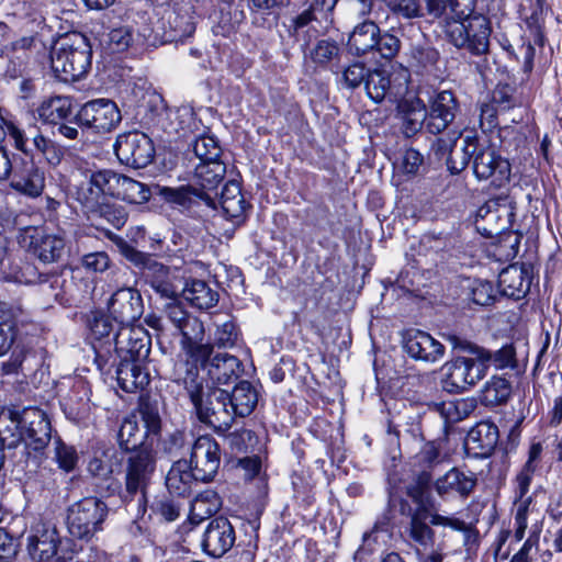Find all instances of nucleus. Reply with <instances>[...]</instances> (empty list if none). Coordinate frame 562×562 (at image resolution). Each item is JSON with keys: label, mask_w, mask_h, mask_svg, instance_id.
I'll use <instances>...</instances> for the list:
<instances>
[{"label": "nucleus", "mask_w": 562, "mask_h": 562, "mask_svg": "<svg viewBox=\"0 0 562 562\" xmlns=\"http://www.w3.org/2000/svg\"><path fill=\"white\" fill-rule=\"evenodd\" d=\"M109 513L104 502L97 497H86L74 503L67 510V528L78 539H90L102 529Z\"/></svg>", "instance_id": "obj_6"}, {"label": "nucleus", "mask_w": 562, "mask_h": 562, "mask_svg": "<svg viewBox=\"0 0 562 562\" xmlns=\"http://www.w3.org/2000/svg\"><path fill=\"white\" fill-rule=\"evenodd\" d=\"M26 133L29 139L31 138V145L29 144V146L33 149V153L27 156L37 154L50 167L60 165L65 156V148L60 144L43 135L36 125H30Z\"/></svg>", "instance_id": "obj_29"}, {"label": "nucleus", "mask_w": 562, "mask_h": 562, "mask_svg": "<svg viewBox=\"0 0 562 562\" xmlns=\"http://www.w3.org/2000/svg\"><path fill=\"white\" fill-rule=\"evenodd\" d=\"M496 295V291L490 281L476 280L471 288L472 301L481 306L491 304Z\"/></svg>", "instance_id": "obj_56"}, {"label": "nucleus", "mask_w": 562, "mask_h": 562, "mask_svg": "<svg viewBox=\"0 0 562 562\" xmlns=\"http://www.w3.org/2000/svg\"><path fill=\"white\" fill-rule=\"evenodd\" d=\"M76 119L80 126L98 134H104L119 126L122 114L114 101L95 99L86 102L76 114Z\"/></svg>", "instance_id": "obj_11"}, {"label": "nucleus", "mask_w": 562, "mask_h": 562, "mask_svg": "<svg viewBox=\"0 0 562 562\" xmlns=\"http://www.w3.org/2000/svg\"><path fill=\"white\" fill-rule=\"evenodd\" d=\"M143 435L134 417L125 418L120 427L117 439L120 446L125 450H133L142 443Z\"/></svg>", "instance_id": "obj_51"}, {"label": "nucleus", "mask_w": 562, "mask_h": 562, "mask_svg": "<svg viewBox=\"0 0 562 562\" xmlns=\"http://www.w3.org/2000/svg\"><path fill=\"white\" fill-rule=\"evenodd\" d=\"M510 395V383L504 378L492 376L481 391V402L485 406H496L506 403Z\"/></svg>", "instance_id": "obj_44"}, {"label": "nucleus", "mask_w": 562, "mask_h": 562, "mask_svg": "<svg viewBox=\"0 0 562 562\" xmlns=\"http://www.w3.org/2000/svg\"><path fill=\"white\" fill-rule=\"evenodd\" d=\"M27 350L22 345H15L9 360L1 363V372L4 375L18 374L26 358Z\"/></svg>", "instance_id": "obj_61"}, {"label": "nucleus", "mask_w": 562, "mask_h": 562, "mask_svg": "<svg viewBox=\"0 0 562 562\" xmlns=\"http://www.w3.org/2000/svg\"><path fill=\"white\" fill-rule=\"evenodd\" d=\"M182 335L181 353L175 362L172 371L179 363H186L188 367L199 369L212 355L213 346L211 344H202L204 337L203 323L195 316L191 315L182 326L178 329Z\"/></svg>", "instance_id": "obj_10"}, {"label": "nucleus", "mask_w": 562, "mask_h": 562, "mask_svg": "<svg viewBox=\"0 0 562 562\" xmlns=\"http://www.w3.org/2000/svg\"><path fill=\"white\" fill-rule=\"evenodd\" d=\"M475 485L476 477L472 472H464L458 468H452L436 480L435 490L442 497L451 494L467 497L472 493Z\"/></svg>", "instance_id": "obj_26"}, {"label": "nucleus", "mask_w": 562, "mask_h": 562, "mask_svg": "<svg viewBox=\"0 0 562 562\" xmlns=\"http://www.w3.org/2000/svg\"><path fill=\"white\" fill-rule=\"evenodd\" d=\"M199 481L195 470L187 460L176 461L166 476V486L171 494L184 496L192 490L194 482Z\"/></svg>", "instance_id": "obj_30"}, {"label": "nucleus", "mask_w": 562, "mask_h": 562, "mask_svg": "<svg viewBox=\"0 0 562 562\" xmlns=\"http://www.w3.org/2000/svg\"><path fill=\"white\" fill-rule=\"evenodd\" d=\"M411 59L414 66L419 68H427L432 66L438 60V52L429 46H414L411 50Z\"/></svg>", "instance_id": "obj_60"}, {"label": "nucleus", "mask_w": 562, "mask_h": 562, "mask_svg": "<svg viewBox=\"0 0 562 562\" xmlns=\"http://www.w3.org/2000/svg\"><path fill=\"white\" fill-rule=\"evenodd\" d=\"M7 134L12 138L13 146L16 150L29 155L33 149L29 146V137L26 130L21 128L15 122L3 120L0 123V145L5 139Z\"/></svg>", "instance_id": "obj_48"}, {"label": "nucleus", "mask_w": 562, "mask_h": 562, "mask_svg": "<svg viewBox=\"0 0 562 562\" xmlns=\"http://www.w3.org/2000/svg\"><path fill=\"white\" fill-rule=\"evenodd\" d=\"M457 108V101L452 92L442 91L438 93L432 101L429 114H427V131L431 134H439L445 131L453 121Z\"/></svg>", "instance_id": "obj_24"}, {"label": "nucleus", "mask_w": 562, "mask_h": 562, "mask_svg": "<svg viewBox=\"0 0 562 562\" xmlns=\"http://www.w3.org/2000/svg\"><path fill=\"white\" fill-rule=\"evenodd\" d=\"M218 204L227 217L235 220L241 218L248 207L240 186L235 180L226 182L221 194L217 193L216 206Z\"/></svg>", "instance_id": "obj_32"}, {"label": "nucleus", "mask_w": 562, "mask_h": 562, "mask_svg": "<svg viewBox=\"0 0 562 562\" xmlns=\"http://www.w3.org/2000/svg\"><path fill=\"white\" fill-rule=\"evenodd\" d=\"M190 465L195 470L200 482H211L221 464V449L211 436H200L192 445Z\"/></svg>", "instance_id": "obj_16"}, {"label": "nucleus", "mask_w": 562, "mask_h": 562, "mask_svg": "<svg viewBox=\"0 0 562 562\" xmlns=\"http://www.w3.org/2000/svg\"><path fill=\"white\" fill-rule=\"evenodd\" d=\"M75 198L76 200L85 207V210L89 213H98L100 215L105 214V207L108 204L102 196V193L92 184V177L86 181H82L80 184L75 188Z\"/></svg>", "instance_id": "obj_42"}, {"label": "nucleus", "mask_w": 562, "mask_h": 562, "mask_svg": "<svg viewBox=\"0 0 562 562\" xmlns=\"http://www.w3.org/2000/svg\"><path fill=\"white\" fill-rule=\"evenodd\" d=\"M228 398L229 407L236 416L245 417L257 406L259 395L250 382L241 381L233 389L232 393H228Z\"/></svg>", "instance_id": "obj_37"}, {"label": "nucleus", "mask_w": 562, "mask_h": 562, "mask_svg": "<svg viewBox=\"0 0 562 562\" xmlns=\"http://www.w3.org/2000/svg\"><path fill=\"white\" fill-rule=\"evenodd\" d=\"M82 265L85 268L94 272H103L111 268V260L106 252L98 251L85 255Z\"/></svg>", "instance_id": "obj_62"}, {"label": "nucleus", "mask_w": 562, "mask_h": 562, "mask_svg": "<svg viewBox=\"0 0 562 562\" xmlns=\"http://www.w3.org/2000/svg\"><path fill=\"white\" fill-rule=\"evenodd\" d=\"M114 151L122 164L133 168L148 166L155 155L151 139L138 131L120 134L114 144Z\"/></svg>", "instance_id": "obj_12"}, {"label": "nucleus", "mask_w": 562, "mask_h": 562, "mask_svg": "<svg viewBox=\"0 0 562 562\" xmlns=\"http://www.w3.org/2000/svg\"><path fill=\"white\" fill-rule=\"evenodd\" d=\"M432 409L438 413L447 424L461 422L476 409V401L472 397L434 403Z\"/></svg>", "instance_id": "obj_40"}, {"label": "nucleus", "mask_w": 562, "mask_h": 562, "mask_svg": "<svg viewBox=\"0 0 562 562\" xmlns=\"http://www.w3.org/2000/svg\"><path fill=\"white\" fill-rule=\"evenodd\" d=\"M339 0H311L310 8L291 20L290 34L299 42L308 43L335 22V8Z\"/></svg>", "instance_id": "obj_5"}, {"label": "nucleus", "mask_w": 562, "mask_h": 562, "mask_svg": "<svg viewBox=\"0 0 562 562\" xmlns=\"http://www.w3.org/2000/svg\"><path fill=\"white\" fill-rule=\"evenodd\" d=\"M55 443V460L58 467L66 472L72 471L78 462L76 450L72 447L66 446L60 440H57Z\"/></svg>", "instance_id": "obj_57"}, {"label": "nucleus", "mask_w": 562, "mask_h": 562, "mask_svg": "<svg viewBox=\"0 0 562 562\" xmlns=\"http://www.w3.org/2000/svg\"><path fill=\"white\" fill-rule=\"evenodd\" d=\"M473 172L479 180H488L491 183L501 187L509 180L510 166L507 160L498 156L491 147L477 149L472 155Z\"/></svg>", "instance_id": "obj_19"}, {"label": "nucleus", "mask_w": 562, "mask_h": 562, "mask_svg": "<svg viewBox=\"0 0 562 562\" xmlns=\"http://www.w3.org/2000/svg\"><path fill=\"white\" fill-rule=\"evenodd\" d=\"M311 43L306 44L303 42L304 57L307 61L313 63L316 67L326 68L333 61H338L340 58V46L334 40H319L313 46L305 47Z\"/></svg>", "instance_id": "obj_36"}, {"label": "nucleus", "mask_w": 562, "mask_h": 562, "mask_svg": "<svg viewBox=\"0 0 562 562\" xmlns=\"http://www.w3.org/2000/svg\"><path fill=\"white\" fill-rule=\"evenodd\" d=\"M241 371V362L237 357L228 353L215 355L209 366L207 374L218 384H227L238 378Z\"/></svg>", "instance_id": "obj_33"}, {"label": "nucleus", "mask_w": 562, "mask_h": 562, "mask_svg": "<svg viewBox=\"0 0 562 562\" xmlns=\"http://www.w3.org/2000/svg\"><path fill=\"white\" fill-rule=\"evenodd\" d=\"M8 245V238L0 234V280L22 282L23 276L19 266L12 261Z\"/></svg>", "instance_id": "obj_49"}, {"label": "nucleus", "mask_w": 562, "mask_h": 562, "mask_svg": "<svg viewBox=\"0 0 562 562\" xmlns=\"http://www.w3.org/2000/svg\"><path fill=\"white\" fill-rule=\"evenodd\" d=\"M156 470V458L151 450L143 448L130 453L124 465L125 502L138 496V503L146 499V492Z\"/></svg>", "instance_id": "obj_8"}, {"label": "nucleus", "mask_w": 562, "mask_h": 562, "mask_svg": "<svg viewBox=\"0 0 562 562\" xmlns=\"http://www.w3.org/2000/svg\"><path fill=\"white\" fill-rule=\"evenodd\" d=\"M144 360L121 359L116 369L120 387L128 393L143 390L149 383V373L143 366Z\"/></svg>", "instance_id": "obj_27"}, {"label": "nucleus", "mask_w": 562, "mask_h": 562, "mask_svg": "<svg viewBox=\"0 0 562 562\" xmlns=\"http://www.w3.org/2000/svg\"><path fill=\"white\" fill-rule=\"evenodd\" d=\"M347 47L355 56L378 54L384 59H392L401 49V41L389 32L382 33L374 21L364 20L353 26L348 36Z\"/></svg>", "instance_id": "obj_3"}, {"label": "nucleus", "mask_w": 562, "mask_h": 562, "mask_svg": "<svg viewBox=\"0 0 562 562\" xmlns=\"http://www.w3.org/2000/svg\"><path fill=\"white\" fill-rule=\"evenodd\" d=\"M37 115L42 122L57 125L72 115V100L64 95L49 98L40 104Z\"/></svg>", "instance_id": "obj_35"}, {"label": "nucleus", "mask_w": 562, "mask_h": 562, "mask_svg": "<svg viewBox=\"0 0 562 562\" xmlns=\"http://www.w3.org/2000/svg\"><path fill=\"white\" fill-rule=\"evenodd\" d=\"M193 151L199 162L221 160L222 149L214 137L201 136L193 144Z\"/></svg>", "instance_id": "obj_52"}, {"label": "nucleus", "mask_w": 562, "mask_h": 562, "mask_svg": "<svg viewBox=\"0 0 562 562\" xmlns=\"http://www.w3.org/2000/svg\"><path fill=\"white\" fill-rule=\"evenodd\" d=\"M31 245L34 255L45 263L59 260L65 251V240L57 235L37 233L32 236Z\"/></svg>", "instance_id": "obj_38"}, {"label": "nucleus", "mask_w": 562, "mask_h": 562, "mask_svg": "<svg viewBox=\"0 0 562 562\" xmlns=\"http://www.w3.org/2000/svg\"><path fill=\"white\" fill-rule=\"evenodd\" d=\"M22 451L27 459L34 453L41 452L50 440V423L44 411L37 407H27L22 412ZM37 458L36 454L33 456Z\"/></svg>", "instance_id": "obj_13"}, {"label": "nucleus", "mask_w": 562, "mask_h": 562, "mask_svg": "<svg viewBox=\"0 0 562 562\" xmlns=\"http://www.w3.org/2000/svg\"><path fill=\"white\" fill-rule=\"evenodd\" d=\"M457 138L458 137L453 139L438 138L431 146V150L438 159L446 157V164L452 173L461 172L468 166L475 150L479 149L477 137L473 132L463 136V146L460 150L453 148Z\"/></svg>", "instance_id": "obj_18"}, {"label": "nucleus", "mask_w": 562, "mask_h": 562, "mask_svg": "<svg viewBox=\"0 0 562 562\" xmlns=\"http://www.w3.org/2000/svg\"><path fill=\"white\" fill-rule=\"evenodd\" d=\"M21 314V308L8 302H0V327L14 330L15 322Z\"/></svg>", "instance_id": "obj_63"}, {"label": "nucleus", "mask_w": 562, "mask_h": 562, "mask_svg": "<svg viewBox=\"0 0 562 562\" xmlns=\"http://www.w3.org/2000/svg\"><path fill=\"white\" fill-rule=\"evenodd\" d=\"M115 198L128 203L142 204L149 200L150 190L146 184L122 175Z\"/></svg>", "instance_id": "obj_46"}, {"label": "nucleus", "mask_w": 562, "mask_h": 562, "mask_svg": "<svg viewBox=\"0 0 562 562\" xmlns=\"http://www.w3.org/2000/svg\"><path fill=\"white\" fill-rule=\"evenodd\" d=\"M386 9L394 15L404 20H414L424 16L419 0H381Z\"/></svg>", "instance_id": "obj_50"}, {"label": "nucleus", "mask_w": 562, "mask_h": 562, "mask_svg": "<svg viewBox=\"0 0 562 562\" xmlns=\"http://www.w3.org/2000/svg\"><path fill=\"white\" fill-rule=\"evenodd\" d=\"M196 187L191 182L188 186H181L176 189L168 188L165 190L166 196L170 202L187 205L198 199Z\"/></svg>", "instance_id": "obj_59"}, {"label": "nucleus", "mask_w": 562, "mask_h": 562, "mask_svg": "<svg viewBox=\"0 0 562 562\" xmlns=\"http://www.w3.org/2000/svg\"><path fill=\"white\" fill-rule=\"evenodd\" d=\"M408 536L423 562L425 557L431 553L430 550L435 544V532L426 522L425 512L416 510L411 515Z\"/></svg>", "instance_id": "obj_28"}, {"label": "nucleus", "mask_w": 562, "mask_h": 562, "mask_svg": "<svg viewBox=\"0 0 562 562\" xmlns=\"http://www.w3.org/2000/svg\"><path fill=\"white\" fill-rule=\"evenodd\" d=\"M117 462L116 449L101 445L94 449L88 464V471L94 476L106 479L113 472V468Z\"/></svg>", "instance_id": "obj_43"}, {"label": "nucleus", "mask_w": 562, "mask_h": 562, "mask_svg": "<svg viewBox=\"0 0 562 562\" xmlns=\"http://www.w3.org/2000/svg\"><path fill=\"white\" fill-rule=\"evenodd\" d=\"M397 113L402 121L401 128L407 137L419 132L428 119L425 103L414 95H407L400 101Z\"/></svg>", "instance_id": "obj_25"}, {"label": "nucleus", "mask_w": 562, "mask_h": 562, "mask_svg": "<svg viewBox=\"0 0 562 562\" xmlns=\"http://www.w3.org/2000/svg\"><path fill=\"white\" fill-rule=\"evenodd\" d=\"M112 340L121 359L145 360L149 355L150 336L140 325H134V323L119 325Z\"/></svg>", "instance_id": "obj_15"}, {"label": "nucleus", "mask_w": 562, "mask_h": 562, "mask_svg": "<svg viewBox=\"0 0 562 562\" xmlns=\"http://www.w3.org/2000/svg\"><path fill=\"white\" fill-rule=\"evenodd\" d=\"M442 387L449 393H461L485 376L484 363L475 358L457 357L442 367Z\"/></svg>", "instance_id": "obj_9"}, {"label": "nucleus", "mask_w": 562, "mask_h": 562, "mask_svg": "<svg viewBox=\"0 0 562 562\" xmlns=\"http://www.w3.org/2000/svg\"><path fill=\"white\" fill-rule=\"evenodd\" d=\"M92 184L98 188L100 193H102L103 199L108 203L109 198H115L116 191L119 189L121 173H117L113 170L103 169L99 171L91 172Z\"/></svg>", "instance_id": "obj_47"}, {"label": "nucleus", "mask_w": 562, "mask_h": 562, "mask_svg": "<svg viewBox=\"0 0 562 562\" xmlns=\"http://www.w3.org/2000/svg\"><path fill=\"white\" fill-rule=\"evenodd\" d=\"M225 173L226 166L222 160L199 162L194 168L191 182L199 191L198 199L210 207L216 209V189Z\"/></svg>", "instance_id": "obj_17"}, {"label": "nucleus", "mask_w": 562, "mask_h": 562, "mask_svg": "<svg viewBox=\"0 0 562 562\" xmlns=\"http://www.w3.org/2000/svg\"><path fill=\"white\" fill-rule=\"evenodd\" d=\"M125 274L120 268L111 269L109 288H116L108 301L110 316L119 323L130 324L136 322L144 312L140 293L132 288L125 286L122 277Z\"/></svg>", "instance_id": "obj_7"}, {"label": "nucleus", "mask_w": 562, "mask_h": 562, "mask_svg": "<svg viewBox=\"0 0 562 562\" xmlns=\"http://www.w3.org/2000/svg\"><path fill=\"white\" fill-rule=\"evenodd\" d=\"M181 293L186 301L200 310L211 308L218 302V293L202 280L187 282Z\"/></svg>", "instance_id": "obj_39"}, {"label": "nucleus", "mask_w": 562, "mask_h": 562, "mask_svg": "<svg viewBox=\"0 0 562 562\" xmlns=\"http://www.w3.org/2000/svg\"><path fill=\"white\" fill-rule=\"evenodd\" d=\"M139 414L146 428L147 436H157L160 432L161 419L157 407L146 403L140 406Z\"/></svg>", "instance_id": "obj_58"}, {"label": "nucleus", "mask_w": 562, "mask_h": 562, "mask_svg": "<svg viewBox=\"0 0 562 562\" xmlns=\"http://www.w3.org/2000/svg\"><path fill=\"white\" fill-rule=\"evenodd\" d=\"M498 441V428L488 422L479 423L467 436V446L476 454L487 456L496 447Z\"/></svg>", "instance_id": "obj_31"}, {"label": "nucleus", "mask_w": 562, "mask_h": 562, "mask_svg": "<svg viewBox=\"0 0 562 562\" xmlns=\"http://www.w3.org/2000/svg\"><path fill=\"white\" fill-rule=\"evenodd\" d=\"M448 340L453 348L467 351L481 360L485 366V370L490 363L493 364L496 370L514 369L517 366L516 351L513 345H505L501 349L492 352L468 340H462L457 336H449Z\"/></svg>", "instance_id": "obj_20"}, {"label": "nucleus", "mask_w": 562, "mask_h": 562, "mask_svg": "<svg viewBox=\"0 0 562 562\" xmlns=\"http://www.w3.org/2000/svg\"><path fill=\"white\" fill-rule=\"evenodd\" d=\"M235 530L227 518L212 519L203 535L202 549L213 557L220 558L232 549L235 543Z\"/></svg>", "instance_id": "obj_21"}, {"label": "nucleus", "mask_w": 562, "mask_h": 562, "mask_svg": "<svg viewBox=\"0 0 562 562\" xmlns=\"http://www.w3.org/2000/svg\"><path fill=\"white\" fill-rule=\"evenodd\" d=\"M44 181L43 172L32 166L24 173L15 175L11 181V187L20 193L36 198L43 192Z\"/></svg>", "instance_id": "obj_45"}, {"label": "nucleus", "mask_w": 562, "mask_h": 562, "mask_svg": "<svg viewBox=\"0 0 562 562\" xmlns=\"http://www.w3.org/2000/svg\"><path fill=\"white\" fill-rule=\"evenodd\" d=\"M170 379L182 386L191 400L199 419L214 428L216 432L227 431L234 423L236 414L229 407L228 392L222 389L210 390L204 398L203 379L200 370L179 363L171 371Z\"/></svg>", "instance_id": "obj_1"}, {"label": "nucleus", "mask_w": 562, "mask_h": 562, "mask_svg": "<svg viewBox=\"0 0 562 562\" xmlns=\"http://www.w3.org/2000/svg\"><path fill=\"white\" fill-rule=\"evenodd\" d=\"M498 282L505 295L515 297L525 295L530 284L526 271L516 265L503 269Z\"/></svg>", "instance_id": "obj_41"}, {"label": "nucleus", "mask_w": 562, "mask_h": 562, "mask_svg": "<svg viewBox=\"0 0 562 562\" xmlns=\"http://www.w3.org/2000/svg\"><path fill=\"white\" fill-rule=\"evenodd\" d=\"M370 69L361 61H355L342 71L341 82L349 89H356L366 83Z\"/></svg>", "instance_id": "obj_54"}, {"label": "nucleus", "mask_w": 562, "mask_h": 562, "mask_svg": "<svg viewBox=\"0 0 562 562\" xmlns=\"http://www.w3.org/2000/svg\"><path fill=\"white\" fill-rule=\"evenodd\" d=\"M22 413L7 409L0 414V442L3 449L22 446Z\"/></svg>", "instance_id": "obj_34"}, {"label": "nucleus", "mask_w": 562, "mask_h": 562, "mask_svg": "<svg viewBox=\"0 0 562 562\" xmlns=\"http://www.w3.org/2000/svg\"><path fill=\"white\" fill-rule=\"evenodd\" d=\"M108 45L112 52H124L133 42L132 30L128 26H120L108 33Z\"/></svg>", "instance_id": "obj_55"}, {"label": "nucleus", "mask_w": 562, "mask_h": 562, "mask_svg": "<svg viewBox=\"0 0 562 562\" xmlns=\"http://www.w3.org/2000/svg\"><path fill=\"white\" fill-rule=\"evenodd\" d=\"M59 536L56 528L48 522H36L27 538V550L33 560L46 562L57 554Z\"/></svg>", "instance_id": "obj_22"}, {"label": "nucleus", "mask_w": 562, "mask_h": 562, "mask_svg": "<svg viewBox=\"0 0 562 562\" xmlns=\"http://www.w3.org/2000/svg\"><path fill=\"white\" fill-rule=\"evenodd\" d=\"M408 77L407 69L402 67L393 72L385 69L370 70L364 83L367 94L375 102H381L386 97L396 99L406 92Z\"/></svg>", "instance_id": "obj_14"}, {"label": "nucleus", "mask_w": 562, "mask_h": 562, "mask_svg": "<svg viewBox=\"0 0 562 562\" xmlns=\"http://www.w3.org/2000/svg\"><path fill=\"white\" fill-rule=\"evenodd\" d=\"M424 162L423 155L414 149L408 148L402 156L401 167L405 173L416 175Z\"/></svg>", "instance_id": "obj_64"}, {"label": "nucleus", "mask_w": 562, "mask_h": 562, "mask_svg": "<svg viewBox=\"0 0 562 562\" xmlns=\"http://www.w3.org/2000/svg\"><path fill=\"white\" fill-rule=\"evenodd\" d=\"M215 327L212 346H217L218 348L234 347L238 338V330L235 323L231 319H226L222 323H215Z\"/></svg>", "instance_id": "obj_53"}, {"label": "nucleus", "mask_w": 562, "mask_h": 562, "mask_svg": "<svg viewBox=\"0 0 562 562\" xmlns=\"http://www.w3.org/2000/svg\"><path fill=\"white\" fill-rule=\"evenodd\" d=\"M403 348L409 357L426 362H436L445 353V347L440 341L418 329H411L405 334Z\"/></svg>", "instance_id": "obj_23"}, {"label": "nucleus", "mask_w": 562, "mask_h": 562, "mask_svg": "<svg viewBox=\"0 0 562 562\" xmlns=\"http://www.w3.org/2000/svg\"><path fill=\"white\" fill-rule=\"evenodd\" d=\"M491 24L484 15H470L446 25L449 41L458 48L467 49L473 55H484L490 48Z\"/></svg>", "instance_id": "obj_4"}, {"label": "nucleus", "mask_w": 562, "mask_h": 562, "mask_svg": "<svg viewBox=\"0 0 562 562\" xmlns=\"http://www.w3.org/2000/svg\"><path fill=\"white\" fill-rule=\"evenodd\" d=\"M50 61L60 80H79L91 66V47L87 37L80 33L61 37L53 49Z\"/></svg>", "instance_id": "obj_2"}]
</instances>
